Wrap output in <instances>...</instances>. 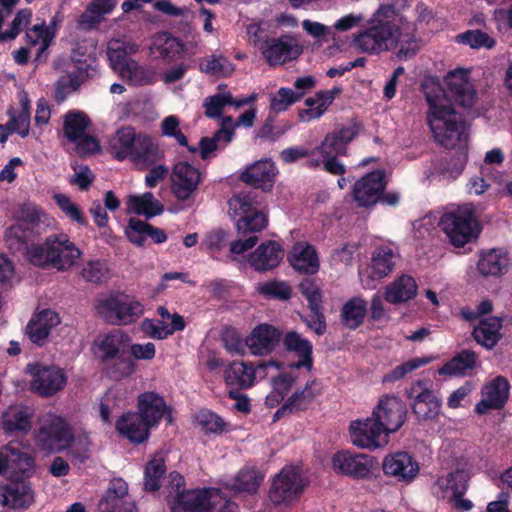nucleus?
<instances>
[{
  "mask_svg": "<svg viewBox=\"0 0 512 512\" xmlns=\"http://www.w3.org/2000/svg\"><path fill=\"white\" fill-rule=\"evenodd\" d=\"M447 91L437 86L425 93L428 105L426 121L434 141L446 148L468 142L469 128L465 116L455 109L450 96L463 107H472L476 102V90L468 74L463 70L451 71L445 77Z\"/></svg>",
  "mask_w": 512,
  "mask_h": 512,
  "instance_id": "obj_1",
  "label": "nucleus"
},
{
  "mask_svg": "<svg viewBox=\"0 0 512 512\" xmlns=\"http://www.w3.org/2000/svg\"><path fill=\"white\" fill-rule=\"evenodd\" d=\"M257 197L255 191H240L228 201L230 214L237 217L235 226L240 236L230 243L232 254L240 255L253 248L258 242L256 233L265 229L268 224L267 216L260 210Z\"/></svg>",
  "mask_w": 512,
  "mask_h": 512,
  "instance_id": "obj_2",
  "label": "nucleus"
},
{
  "mask_svg": "<svg viewBox=\"0 0 512 512\" xmlns=\"http://www.w3.org/2000/svg\"><path fill=\"white\" fill-rule=\"evenodd\" d=\"M131 341V336L121 329H113L94 341L100 363L110 379L119 381L135 372V361L129 355Z\"/></svg>",
  "mask_w": 512,
  "mask_h": 512,
  "instance_id": "obj_3",
  "label": "nucleus"
},
{
  "mask_svg": "<svg viewBox=\"0 0 512 512\" xmlns=\"http://www.w3.org/2000/svg\"><path fill=\"white\" fill-rule=\"evenodd\" d=\"M82 251L66 234H53L42 244L28 249L30 262L39 267H53L57 271H68L80 259Z\"/></svg>",
  "mask_w": 512,
  "mask_h": 512,
  "instance_id": "obj_4",
  "label": "nucleus"
},
{
  "mask_svg": "<svg viewBox=\"0 0 512 512\" xmlns=\"http://www.w3.org/2000/svg\"><path fill=\"white\" fill-rule=\"evenodd\" d=\"M95 308L99 316L112 325H130L144 313L140 301L119 292L99 297Z\"/></svg>",
  "mask_w": 512,
  "mask_h": 512,
  "instance_id": "obj_5",
  "label": "nucleus"
},
{
  "mask_svg": "<svg viewBox=\"0 0 512 512\" xmlns=\"http://www.w3.org/2000/svg\"><path fill=\"white\" fill-rule=\"evenodd\" d=\"M439 227L456 248L475 241L481 232L478 220L471 211L466 209L444 213L440 218Z\"/></svg>",
  "mask_w": 512,
  "mask_h": 512,
  "instance_id": "obj_6",
  "label": "nucleus"
},
{
  "mask_svg": "<svg viewBox=\"0 0 512 512\" xmlns=\"http://www.w3.org/2000/svg\"><path fill=\"white\" fill-rule=\"evenodd\" d=\"M149 49L155 57L172 62L197 54L198 45L195 34H183V37L174 34H154Z\"/></svg>",
  "mask_w": 512,
  "mask_h": 512,
  "instance_id": "obj_7",
  "label": "nucleus"
},
{
  "mask_svg": "<svg viewBox=\"0 0 512 512\" xmlns=\"http://www.w3.org/2000/svg\"><path fill=\"white\" fill-rule=\"evenodd\" d=\"M254 37V45L270 66L283 65L302 53V48L296 40L286 34H282L280 38L262 39L259 34H254Z\"/></svg>",
  "mask_w": 512,
  "mask_h": 512,
  "instance_id": "obj_8",
  "label": "nucleus"
},
{
  "mask_svg": "<svg viewBox=\"0 0 512 512\" xmlns=\"http://www.w3.org/2000/svg\"><path fill=\"white\" fill-rule=\"evenodd\" d=\"M36 440L42 450L56 452L70 445L73 434L62 417L48 414L41 423Z\"/></svg>",
  "mask_w": 512,
  "mask_h": 512,
  "instance_id": "obj_9",
  "label": "nucleus"
},
{
  "mask_svg": "<svg viewBox=\"0 0 512 512\" xmlns=\"http://www.w3.org/2000/svg\"><path fill=\"white\" fill-rule=\"evenodd\" d=\"M406 396L411 400L412 412L419 421L436 419L442 407V400L435 392L427 387V382L418 380L406 390Z\"/></svg>",
  "mask_w": 512,
  "mask_h": 512,
  "instance_id": "obj_10",
  "label": "nucleus"
},
{
  "mask_svg": "<svg viewBox=\"0 0 512 512\" xmlns=\"http://www.w3.org/2000/svg\"><path fill=\"white\" fill-rule=\"evenodd\" d=\"M303 490L304 483L299 470L285 466L273 478L269 498L275 505L288 504L297 500Z\"/></svg>",
  "mask_w": 512,
  "mask_h": 512,
  "instance_id": "obj_11",
  "label": "nucleus"
},
{
  "mask_svg": "<svg viewBox=\"0 0 512 512\" xmlns=\"http://www.w3.org/2000/svg\"><path fill=\"white\" fill-rule=\"evenodd\" d=\"M281 363L273 360L259 361L255 366L244 361H233L225 370V382L231 389H248L255 378H264L269 367L281 368Z\"/></svg>",
  "mask_w": 512,
  "mask_h": 512,
  "instance_id": "obj_12",
  "label": "nucleus"
},
{
  "mask_svg": "<svg viewBox=\"0 0 512 512\" xmlns=\"http://www.w3.org/2000/svg\"><path fill=\"white\" fill-rule=\"evenodd\" d=\"M28 372L32 376L31 391L42 397H52L63 390L67 377L63 369L57 366L30 365Z\"/></svg>",
  "mask_w": 512,
  "mask_h": 512,
  "instance_id": "obj_13",
  "label": "nucleus"
},
{
  "mask_svg": "<svg viewBox=\"0 0 512 512\" xmlns=\"http://www.w3.org/2000/svg\"><path fill=\"white\" fill-rule=\"evenodd\" d=\"M407 413V405L400 397L385 395L373 409L372 417L390 434L403 426Z\"/></svg>",
  "mask_w": 512,
  "mask_h": 512,
  "instance_id": "obj_14",
  "label": "nucleus"
},
{
  "mask_svg": "<svg viewBox=\"0 0 512 512\" xmlns=\"http://www.w3.org/2000/svg\"><path fill=\"white\" fill-rule=\"evenodd\" d=\"M202 182V173L188 162L176 163L171 173V190L179 201L189 200Z\"/></svg>",
  "mask_w": 512,
  "mask_h": 512,
  "instance_id": "obj_15",
  "label": "nucleus"
},
{
  "mask_svg": "<svg viewBox=\"0 0 512 512\" xmlns=\"http://www.w3.org/2000/svg\"><path fill=\"white\" fill-rule=\"evenodd\" d=\"M386 188L385 172L373 170L358 179L352 189L354 201L359 207H370L380 202Z\"/></svg>",
  "mask_w": 512,
  "mask_h": 512,
  "instance_id": "obj_16",
  "label": "nucleus"
},
{
  "mask_svg": "<svg viewBox=\"0 0 512 512\" xmlns=\"http://www.w3.org/2000/svg\"><path fill=\"white\" fill-rule=\"evenodd\" d=\"M350 433L352 443L359 448L374 450L388 442L389 433L372 416L352 422Z\"/></svg>",
  "mask_w": 512,
  "mask_h": 512,
  "instance_id": "obj_17",
  "label": "nucleus"
},
{
  "mask_svg": "<svg viewBox=\"0 0 512 512\" xmlns=\"http://www.w3.org/2000/svg\"><path fill=\"white\" fill-rule=\"evenodd\" d=\"M331 464L336 474L363 479L371 472L372 458L362 453L342 450L332 456Z\"/></svg>",
  "mask_w": 512,
  "mask_h": 512,
  "instance_id": "obj_18",
  "label": "nucleus"
},
{
  "mask_svg": "<svg viewBox=\"0 0 512 512\" xmlns=\"http://www.w3.org/2000/svg\"><path fill=\"white\" fill-rule=\"evenodd\" d=\"M510 383L504 376H496L487 382L482 390V399L475 405L478 415H485L490 410L504 408L509 398Z\"/></svg>",
  "mask_w": 512,
  "mask_h": 512,
  "instance_id": "obj_19",
  "label": "nucleus"
},
{
  "mask_svg": "<svg viewBox=\"0 0 512 512\" xmlns=\"http://www.w3.org/2000/svg\"><path fill=\"white\" fill-rule=\"evenodd\" d=\"M211 489H192L172 496L166 495L171 512H210Z\"/></svg>",
  "mask_w": 512,
  "mask_h": 512,
  "instance_id": "obj_20",
  "label": "nucleus"
},
{
  "mask_svg": "<svg viewBox=\"0 0 512 512\" xmlns=\"http://www.w3.org/2000/svg\"><path fill=\"white\" fill-rule=\"evenodd\" d=\"M277 172V167L272 160L262 159L248 166L240 174V180L254 188L250 191H255L257 193V200L261 204V201L259 200L261 195L256 191V189H261L263 192L270 191L274 186Z\"/></svg>",
  "mask_w": 512,
  "mask_h": 512,
  "instance_id": "obj_21",
  "label": "nucleus"
},
{
  "mask_svg": "<svg viewBox=\"0 0 512 512\" xmlns=\"http://www.w3.org/2000/svg\"><path fill=\"white\" fill-rule=\"evenodd\" d=\"M137 413L152 427L157 426L166 417L172 421L171 409L163 396L154 391H145L137 397Z\"/></svg>",
  "mask_w": 512,
  "mask_h": 512,
  "instance_id": "obj_22",
  "label": "nucleus"
},
{
  "mask_svg": "<svg viewBox=\"0 0 512 512\" xmlns=\"http://www.w3.org/2000/svg\"><path fill=\"white\" fill-rule=\"evenodd\" d=\"M420 470L418 462L408 452H396L385 457L383 472L399 482L410 483Z\"/></svg>",
  "mask_w": 512,
  "mask_h": 512,
  "instance_id": "obj_23",
  "label": "nucleus"
},
{
  "mask_svg": "<svg viewBox=\"0 0 512 512\" xmlns=\"http://www.w3.org/2000/svg\"><path fill=\"white\" fill-rule=\"evenodd\" d=\"M34 501L30 484L24 480L11 481L0 486V505L11 509H26Z\"/></svg>",
  "mask_w": 512,
  "mask_h": 512,
  "instance_id": "obj_24",
  "label": "nucleus"
},
{
  "mask_svg": "<svg viewBox=\"0 0 512 512\" xmlns=\"http://www.w3.org/2000/svg\"><path fill=\"white\" fill-rule=\"evenodd\" d=\"M281 332L271 324L257 325L248 336L246 344L254 355H267L278 345Z\"/></svg>",
  "mask_w": 512,
  "mask_h": 512,
  "instance_id": "obj_25",
  "label": "nucleus"
},
{
  "mask_svg": "<svg viewBox=\"0 0 512 512\" xmlns=\"http://www.w3.org/2000/svg\"><path fill=\"white\" fill-rule=\"evenodd\" d=\"M357 126H343L328 133L318 147L316 155H346L348 144L358 135Z\"/></svg>",
  "mask_w": 512,
  "mask_h": 512,
  "instance_id": "obj_26",
  "label": "nucleus"
},
{
  "mask_svg": "<svg viewBox=\"0 0 512 512\" xmlns=\"http://www.w3.org/2000/svg\"><path fill=\"white\" fill-rule=\"evenodd\" d=\"M284 257V249L280 243L268 240L261 243L249 255V263L254 270L266 272L276 268Z\"/></svg>",
  "mask_w": 512,
  "mask_h": 512,
  "instance_id": "obj_27",
  "label": "nucleus"
},
{
  "mask_svg": "<svg viewBox=\"0 0 512 512\" xmlns=\"http://www.w3.org/2000/svg\"><path fill=\"white\" fill-rule=\"evenodd\" d=\"M264 477V473L256 467L246 465L233 478L223 483V486L234 494L254 495L262 485Z\"/></svg>",
  "mask_w": 512,
  "mask_h": 512,
  "instance_id": "obj_28",
  "label": "nucleus"
},
{
  "mask_svg": "<svg viewBox=\"0 0 512 512\" xmlns=\"http://www.w3.org/2000/svg\"><path fill=\"white\" fill-rule=\"evenodd\" d=\"M116 430L134 444H142L148 440L153 428L137 412H126L116 422Z\"/></svg>",
  "mask_w": 512,
  "mask_h": 512,
  "instance_id": "obj_29",
  "label": "nucleus"
},
{
  "mask_svg": "<svg viewBox=\"0 0 512 512\" xmlns=\"http://www.w3.org/2000/svg\"><path fill=\"white\" fill-rule=\"evenodd\" d=\"M315 384V380L308 381L303 389L295 391L282 404V406L277 409L273 416V420L278 421L286 415L297 414L308 410L313 404L315 398L320 394V391H315L313 389Z\"/></svg>",
  "mask_w": 512,
  "mask_h": 512,
  "instance_id": "obj_30",
  "label": "nucleus"
},
{
  "mask_svg": "<svg viewBox=\"0 0 512 512\" xmlns=\"http://www.w3.org/2000/svg\"><path fill=\"white\" fill-rule=\"evenodd\" d=\"M283 347L287 352L294 353L298 360L289 366L293 369L305 368L311 371L313 368V345L296 331H289L284 335Z\"/></svg>",
  "mask_w": 512,
  "mask_h": 512,
  "instance_id": "obj_31",
  "label": "nucleus"
},
{
  "mask_svg": "<svg viewBox=\"0 0 512 512\" xmlns=\"http://www.w3.org/2000/svg\"><path fill=\"white\" fill-rule=\"evenodd\" d=\"M125 234L127 239L137 247H144L148 238L155 244L167 241V234L163 229L134 217L129 219Z\"/></svg>",
  "mask_w": 512,
  "mask_h": 512,
  "instance_id": "obj_32",
  "label": "nucleus"
},
{
  "mask_svg": "<svg viewBox=\"0 0 512 512\" xmlns=\"http://www.w3.org/2000/svg\"><path fill=\"white\" fill-rule=\"evenodd\" d=\"M287 259L298 272L313 275L319 271L320 261L315 247L309 243L296 242Z\"/></svg>",
  "mask_w": 512,
  "mask_h": 512,
  "instance_id": "obj_33",
  "label": "nucleus"
},
{
  "mask_svg": "<svg viewBox=\"0 0 512 512\" xmlns=\"http://www.w3.org/2000/svg\"><path fill=\"white\" fill-rule=\"evenodd\" d=\"M453 153H449L436 159L433 163L434 170L444 177L450 179L458 178L468 160V142L457 144L456 148H452Z\"/></svg>",
  "mask_w": 512,
  "mask_h": 512,
  "instance_id": "obj_34",
  "label": "nucleus"
},
{
  "mask_svg": "<svg viewBox=\"0 0 512 512\" xmlns=\"http://www.w3.org/2000/svg\"><path fill=\"white\" fill-rule=\"evenodd\" d=\"M33 415L28 406H10L2 415V429L6 434H27L32 428Z\"/></svg>",
  "mask_w": 512,
  "mask_h": 512,
  "instance_id": "obj_35",
  "label": "nucleus"
},
{
  "mask_svg": "<svg viewBox=\"0 0 512 512\" xmlns=\"http://www.w3.org/2000/svg\"><path fill=\"white\" fill-rule=\"evenodd\" d=\"M96 49L97 40L93 37H84L82 39H78L74 43L71 52V64L73 67L82 69L92 74H96Z\"/></svg>",
  "mask_w": 512,
  "mask_h": 512,
  "instance_id": "obj_36",
  "label": "nucleus"
},
{
  "mask_svg": "<svg viewBox=\"0 0 512 512\" xmlns=\"http://www.w3.org/2000/svg\"><path fill=\"white\" fill-rule=\"evenodd\" d=\"M95 74L73 67L70 64L63 75L55 83L54 99L57 103L65 101L69 95L77 91L80 86Z\"/></svg>",
  "mask_w": 512,
  "mask_h": 512,
  "instance_id": "obj_37",
  "label": "nucleus"
},
{
  "mask_svg": "<svg viewBox=\"0 0 512 512\" xmlns=\"http://www.w3.org/2000/svg\"><path fill=\"white\" fill-rule=\"evenodd\" d=\"M133 153L130 161L141 169H147L158 163L164 157L155 139L147 133L140 132L138 149Z\"/></svg>",
  "mask_w": 512,
  "mask_h": 512,
  "instance_id": "obj_38",
  "label": "nucleus"
},
{
  "mask_svg": "<svg viewBox=\"0 0 512 512\" xmlns=\"http://www.w3.org/2000/svg\"><path fill=\"white\" fill-rule=\"evenodd\" d=\"M368 311V303L361 296L347 300L340 311L341 324L349 330H356L363 325Z\"/></svg>",
  "mask_w": 512,
  "mask_h": 512,
  "instance_id": "obj_39",
  "label": "nucleus"
},
{
  "mask_svg": "<svg viewBox=\"0 0 512 512\" xmlns=\"http://www.w3.org/2000/svg\"><path fill=\"white\" fill-rule=\"evenodd\" d=\"M502 327V318L490 316L481 319L473 329L472 335L477 343L492 349L500 341L502 335L500 333Z\"/></svg>",
  "mask_w": 512,
  "mask_h": 512,
  "instance_id": "obj_40",
  "label": "nucleus"
},
{
  "mask_svg": "<svg viewBox=\"0 0 512 512\" xmlns=\"http://www.w3.org/2000/svg\"><path fill=\"white\" fill-rule=\"evenodd\" d=\"M140 133H136L132 126H124L117 130L111 144L115 159L123 161L132 157L138 149Z\"/></svg>",
  "mask_w": 512,
  "mask_h": 512,
  "instance_id": "obj_41",
  "label": "nucleus"
},
{
  "mask_svg": "<svg viewBox=\"0 0 512 512\" xmlns=\"http://www.w3.org/2000/svg\"><path fill=\"white\" fill-rule=\"evenodd\" d=\"M417 294V284L413 277L403 274L385 289L384 299L391 304H400L413 299Z\"/></svg>",
  "mask_w": 512,
  "mask_h": 512,
  "instance_id": "obj_42",
  "label": "nucleus"
},
{
  "mask_svg": "<svg viewBox=\"0 0 512 512\" xmlns=\"http://www.w3.org/2000/svg\"><path fill=\"white\" fill-rule=\"evenodd\" d=\"M476 362V353L471 350L463 349L454 355L449 361L439 367L437 373L440 376H464L469 371L474 369Z\"/></svg>",
  "mask_w": 512,
  "mask_h": 512,
  "instance_id": "obj_43",
  "label": "nucleus"
},
{
  "mask_svg": "<svg viewBox=\"0 0 512 512\" xmlns=\"http://www.w3.org/2000/svg\"><path fill=\"white\" fill-rule=\"evenodd\" d=\"M254 97L234 99L230 92L216 93L208 96L203 101L204 114L209 119H216L222 116L226 106L242 107L253 101Z\"/></svg>",
  "mask_w": 512,
  "mask_h": 512,
  "instance_id": "obj_44",
  "label": "nucleus"
},
{
  "mask_svg": "<svg viewBox=\"0 0 512 512\" xmlns=\"http://www.w3.org/2000/svg\"><path fill=\"white\" fill-rule=\"evenodd\" d=\"M354 46L363 53L378 54L391 50L396 34H354Z\"/></svg>",
  "mask_w": 512,
  "mask_h": 512,
  "instance_id": "obj_45",
  "label": "nucleus"
},
{
  "mask_svg": "<svg viewBox=\"0 0 512 512\" xmlns=\"http://www.w3.org/2000/svg\"><path fill=\"white\" fill-rule=\"evenodd\" d=\"M508 261L509 259L504 251L501 249H491L480 255L477 269L485 277L500 276L507 271Z\"/></svg>",
  "mask_w": 512,
  "mask_h": 512,
  "instance_id": "obj_46",
  "label": "nucleus"
},
{
  "mask_svg": "<svg viewBox=\"0 0 512 512\" xmlns=\"http://www.w3.org/2000/svg\"><path fill=\"white\" fill-rule=\"evenodd\" d=\"M397 11L392 4H382L373 14L371 26L361 32H400V28L395 23Z\"/></svg>",
  "mask_w": 512,
  "mask_h": 512,
  "instance_id": "obj_47",
  "label": "nucleus"
},
{
  "mask_svg": "<svg viewBox=\"0 0 512 512\" xmlns=\"http://www.w3.org/2000/svg\"><path fill=\"white\" fill-rule=\"evenodd\" d=\"M397 255L389 246L378 247L372 254L371 277L380 280L392 272Z\"/></svg>",
  "mask_w": 512,
  "mask_h": 512,
  "instance_id": "obj_48",
  "label": "nucleus"
},
{
  "mask_svg": "<svg viewBox=\"0 0 512 512\" xmlns=\"http://www.w3.org/2000/svg\"><path fill=\"white\" fill-rule=\"evenodd\" d=\"M128 205L135 214L145 216L147 220L161 215L164 211L163 204L151 192L130 196Z\"/></svg>",
  "mask_w": 512,
  "mask_h": 512,
  "instance_id": "obj_49",
  "label": "nucleus"
},
{
  "mask_svg": "<svg viewBox=\"0 0 512 512\" xmlns=\"http://www.w3.org/2000/svg\"><path fill=\"white\" fill-rule=\"evenodd\" d=\"M5 446L6 449H9L7 454L10 474L15 475V477L27 476L34 468V459L26 452H23L17 443L10 442Z\"/></svg>",
  "mask_w": 512,
  "mask_h": 512,
  "instance_id": "obj_50",
  "label": "nucleus"
},
{
  "mask_svg": "<svg viewBox=\"0 0 512 512\" xmlns=\"http://www.w3.org/2000/svg\"><path fill=\"white\" fill-rule=\"evenodd\" d=\"M116 6V0H93L80 16L79 23L84 29H93L100 23L105 14Z\"/></svg>",
  "mask_w": 512,
  "mask_h": 512,
  "instance_id": "obj_51",
  "label": "nucleus"
},
{
  "mask_svg": "<svg viewBox=\"0 0 512 512\" xmlns=\"http://www.w3.org/2000/svg\"><path fill=\"white\" fill-rule=\"evenodd\" d=\"M90 125L89 117L82 111H68L64 116L63 132L69 142H76Z\"/></svg>",
  "mask_w": 512,
  "mask_h": 512,
  "instance_id": "obj_52",
  "label": "nucleus"
},
{
  "mask_svg": "<svg viewBox=\"0 0 512 512\" xmlns=\"http://www.w3.org/2000/svg\"><path fill=\"white\" fill-rule=\"evenodd\" d=\"M167 471L165 459L162 456L154 455L144 470V490L146 492H157L161 488V480Z\"/></svg>",
  "mask_w": 512,
  "mask_h": 512,
  "instance_id": "obj_53",
  "label": "nucleus"
},
{
  "mask_svg": "<svg viewBox=\"0 0 512 512\" xmlns=\"http://www.w3.org/2000/svg\"><path fill=\"white\" fill-rule=\"evenodd\" d=\"M120 77L126 79L132 86L151 85L156 81L155 71L150 67L139 65L135 60L121 69Z\"/></svg>",
  "mask_w": 512,
  "mask_h": 512,
  "instance_id": "obj_54",
  "label": "nucleus"
},
{
  "mask_svg": "<svg viewBox=\"0 0 512 512\" xmlns=\"http://www.w3.org/2000/svg\"><path fill=\"white\" fill-rule=\"evenodd\" d=\"M194 423L205 434H221L226 426L224 420L209 409H200L194 415Z\"/></svg>",
  "mask_w": 512,
  "mask_h": 512,
  "instance_id": "obj_55",
  "label": "nucleus"
},
{
  "mask_svg": "<svg viewBox=\"0 0 512 512\" xmlns=\"http://www.w3.org/2000/svg\"><path fill=\"white\" fill-rule=\"evenodd\" d=\"M431 361L432 358L430 357H416L403 362L383 376V383H394L399 381L403 379L407 374L429 364Z\"/></svg>",
  "mask_w": 512,
  "mask_h": 512,
  "instance_id": "obj_56",
  "label": "nucleus"
},
{
  "mask_svg": "<svg viewBox=\"0 0 512 512\" xmlns=\"http://www.w3.org/2000/svg\"><path fill=\"white\" fill-rule=\"evenodd\" d=\"M302 97L303 93H297L290 88L281 87L270 98V109L275 113L283 112L299 101Z\"/></svg>",
  "mask_w": 512,
  "mask_h": 512,
  "instance_id": "obj_57",
  "label": "nucleus"
},
{
  "mask_svg": "<svg viewBox=\"0 0 512 512\" xmlns=\"http://www.w3.org/2000/svg\"><path fill=\"white\" fill-rule=\"evenodd\" d=\"M392 49L399 47L397 56L400 59H408L416 54L421 47V40L416 38V34H396Z\"/></svg>",
  "mask_w": 512,
  "mask_h": 512,
  "instance_id": "obj_58",
  "label": "nucleus"
},
{
  "mask_svg": "<svg viewBox=\"0 0 512 512\" xmlns=\"http://www.w3.org/2000/svg\"><path fill=\"white\" fill-rule=\"evenodd\" d=\"M42 209L31 202L23 203L15 213V219L32 229H35L41 222Z\"/></svg>",
  "mask_w": 512,
  "mask_h": 512,
  "instance_id": "obj_59",
  "label": "nucleus"
},
{
  "mask_svg": "<svg viewBox=\"0 0 512 512\" xmlns=\"http://www.w3.org/2000/svg\"><path fill=\"white\" fill-rule=\"evenodd\" d=\"M108 272L107 263L104 260L97 259L87 262L81 271V275L87 282L100 284L106 281Z\"/></svg>",
  "mask_w": 512,
  "mask_h": 512,
  "instance_id": "obj_60",
  "label": "nucleus"
},
{
  "mask_svg": "<svg viewBox=\"0 0 512 512\" xmlns=\"http://www.w3.org/2000/svg\"><path fill=\"white\" fill-rule=\"evenodd\" d=\"M54 200L59 209L71 220L77 222L81 226H86L88 221L84 216L80 207L73 203L72 200L65 194H56Z\"/></svg>",
  "mask_w": 512,
  "mask_h": 512,
  "instance_id": "obj_61",
  "label": "nucleus"
},
{
  "mask_svg": "<svg viewBox=\"0 0 512 512\" xmlns=\"http://www.w3.org/2000/svg\"><path fill=\"white\" fill-rule=\"evenodd\" d=\"M107 56L111 63V67L121 74V69L125 65H129L132 59H128L127 52L122 48L121 40L111 39L107 47Z\"/></svg>",
  "mask_w": 512,
  "mask_h": 512,
  "instance_id": "obj_62",
  "label": "nucleus"
},
{
  "mask_svg": "<svg viewBox=\"0 0 512 512\" xmlns=\"http://www.w3.org/2000/svg\"><path fill=\"white\" fill-rule=\"evenodd\" d=\"M200 69L206 74L226 77L233 71L231 63L224 57L212 56L200 64Z\"/></svg>",
  "mask_w": 512,
  "mask_h": 512,
  "instance_id": "obj_63",
  "label": "nucleus"
},
{
  "mask_svg": "<svg viewBox=\"0 0 512 512\" xmlns=\"http://www.w3.org/2000/svg\"><path fill=\"white\" fill-rule=\"evenodd\" d=\"M33 230L34 229L30 228L29 226L16 221L15 224L9 226L5 230L4 236L10 245H27V243L32 239Z\"/></svg>",
  "mask_w": 512,
  "mask_h": 512,
  "instance_id": "obj_64",
  "label": "nucleus"
}]
</instances>
